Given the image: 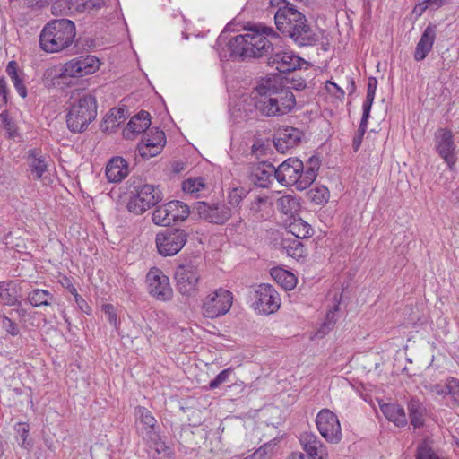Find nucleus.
Returning <instances> with one entry per match:
<instances>
[{"mask_svg":"<svg viewBox=\"0 0 459 459\" xmlns=\"http://www.w3.org/2000/svg\"><path fill=\"white\" fill-rule=\"evenodd\" d=\"M276 37L272 28L264 27L262 30L247 29L244 34H238L228 39L226 31L218 38V44L228 40L225 47L219 49L221 59L246 61L250 58L266 57L268 66L274 67L281 74H289L301 68L307 61L294 51L273 46L268 37Z\"/></svg>","mask_w":459,"mask_h":459,"instance_id":"1","label":"nucleus"},{"mask_svg":"<svg viewBox=\"0 0 459 459\" xmlns=\"http://www.w3.org/2000/svg\"><path fill=\"white\" fill-rule=\"evenodd\" d=\"M251 100L256 111L267 117L288 114L296 106L293 92L274 77L262 78L252 92Z\"/></svg>","mask_w":459,"mask_h":459,"instance_id":"2","label":"nucleus"},{"mask_svg":"<svg viewBox=\"0 0 459 459\" xmlns=\"http://www.w3.org/2000/svg\"><path fill=\"white\" fill-rule=\"evenodd\" d=\"M319 169L318 159L311 157L305 167L298 158H289L276 168V179L284 186L302 191L316 180Z\"/></svg>","mask_w":459,"mask_h":459,"instance_id":"3","label":"nucleus"},{"mask_svg":"<svg viewBox=\"0 0 459 459\" xmlns=\"http://www.w3.org/2000/svg\"><path fill=\"white\" fill-rule=\"evenodd\" d=\"M75 23L65 18L48 21L39 34V47L47 53L68 49L75 40Z\"/></svg>","mask_w":459,"mask_h":459,"instance_id":"4","label":"nucleus"},{"mask_svg":"<svg viewBox=\"0 0 459 459\" xmlns=\"http://www.w3.org/2000/svg\"><path fill=\"white\" fill-rule=\"evenodd\" d=\"M97 100L95 96L84 93L69 105L66 114V125L74 134L83 133L97 117Z\"/></svg>","mask_w":459,"mask_h":459,"instance_id":"5","label":"nucleus"},{"mask_svg":"<svg viewBox=\"0 0 459 459\" xmlns=\"http://www.w3.org/2000/svg\"><path fill=\"white\" fill-rule=\"evenodd\" d=\"M204 260L200 255L185 258L174 273L177 290L185 296H194L198 291Z\"/></svg>","mask_w":459,"mask_h":459,"instance_id":"6","label":"nucleus"},{"mask_svg":"<svg viewBox=\"0 0 459 459\" xmlns=\"http://www.w3.org/2000/svg\"><path fill=\"white\" fill-rule=\"evenodd\" d=\"M131 197L126 208L136 215L143 214L148 209L157 205L163 199L160 186L144 184L133 186Z\"/></svg>","mask_w":459,"mask_h":459,"instance_id":"7","label":"nucleus"},{"mask_svg":"<svg viewBox=\"0 0 459 459\" xmlns=\"http://www.w3.org/2000/svg\"><path fill=\"white\" fill-rule=\"evenodd\" d=\"M193 212L197 213L201 220L216 225L225 224L232 215L231 208L221 201L195 202Z\"/></svg>","mask_w":459,"mask_h":459,"instance_id":"8","label":"nucleus"},{"mask_svg":"<svg viewBox=\"0 0 459 459\" xmlns=\"http://www.w3.org/2000/svg\"><path fill=\"white\" fill-rule=\"evenodd\" d=\"M271 4L278 7L274 14V21L278 30L283 36L306 18L304 13L287 0H272Z\"/></svg>","mask_w":459,"mask_h":459,"instance_id":"9","label":"nucleus"},{"mask_svg":"<svg viewBox=\"0 0 459 459\" xmlns=\"http://www.w3.org/2000/svg\"><path fill=\"white\" fill-rule=\"evenodd\" d=\"M187 238L188 235L184 230L167 229L156 235L157 250L162 256H173L183 248Z\"/></svg>","mask_w":459,"mask_h":459,"instance_id":"10","label":"nucleus"},{"mask_svg":"<svg viewBox=\"0 0 459 459\" xmlns=\"http://www.w3.org/2000/svg\"><path fill=\"white\" fill-rule=\"evenodd\" d=\"M232 293L225 289H219L209 294L203 302L202 309L205 317L215 318L225 315L232 306Z\"/></svg>","mask_w":459,"mask_h":459,"instance_id":"11","label":"nucleus"},{"mask_svg":"<svg viewBox=\"0 0 459 459\" xmlns=\"http://www.w3.org/2000/svg\"><path fill=\"white\" fill-rule=\"evenodd\" d=\"M100 60L91 55L76 56L66 62L60 73V78H80L94 74L100 68Z\"/></svg>","mask_w":459,"mask_h":459,"instance_id":"12","label":"nucleus"},{"mask_svg":"<svg viewBox=\"0 0 459 459\" xmlns=\"http://www.w3.org/2000/svg\"><path fill=\"white\" fill-rule=\"evenodd\" d=\"M252 307L258 314L270 315L280 307V297L278 292L270 284H260L253 296Z\"/></svg>","mask_w":459,"mask_h":459,"instance_id":"13","label":"nucleus"},{"mask_svg":"<svg viewBox=\"0 0 459 459\" xmlns=\"http://www.w3.org/2000/svg\"><path fill=\"white\" fill-rule=\"evenodd\" d=\"M149 294L159 301H169L173 298V290L169 277L159 268L152 267L146 274Z\"/></svg>","mask_w":459,"mask_h":459,"instance_id":"14","label":"nucleus"},{"mask_svg":"<svg viewBox=\"0 0 459 459\" xmlns=\"http://www.w3.org/2000/svg\"><path fill=\"white\" fill-rule=\"evenodd\" d=\"M321 436L329 443L338 444L342 437L337 416L328 409L321 410L316 420Z\"/></svg>","mask_w":459,"mask_h":459,"instance_id":"15","label":"nucleus"},{"mask_svg":"<svg viewBox=\"0 0 459 459\" xmlns=\"http://www.w3.org/2000/svg\"><path fill=\"white\" fill-rule=\"evenodd\" d=\"M436 151L447 164L449 170H453L456 162V145L454 134L450 129L439 128L435 133Z\"/></svg>","mask_w":459,"mask_h":459,"instance_id":"16","label":"nucleus"},{"mask_svg":"<svg viewBox=\"0 0 459 459\" xmlns=\"http://www.w3.org/2000/svg\"><path fill=\"white\" fill-rule=\"evenodd\" d=\"M136 429L143 441L160 436V428L152 413L145 407L137 406L134 410Z\"/></svg>","mask_w":459,"mask_h":459,"instance_id":"17","label":"nucleus"},{"mask_svg":"<svg viewBox=\"0 0 459 459\" xmlns=\"http://www.w3.org/2000/svg\"><path fill=\"white\" fill-rule=\"evenodd\" d=\"M284 37L290 38L299 47L316 46L320 37L308 22L307 17L293 27Z\"/></svg>","mask_w":459,"mask_h":459,"instance_id":"18","label":"nucleus"},{"mask_svg":"<svg viewBox=\"0 0 459 459\" xmlns=\"http://www.w3.org/2000/svg\"><path fill=\"white\" fill-rule=\"evenodd\" d=\"M303 136V132L296 127L281 126L273 134V144L278 152L284 153L299 144Z\"/></svg>","mask_w":459,"mask_h":459,"instance_id":"19","label":"nucleus"},{"mask_svg":"<svg viewBox=\"0 0 459 459\" xmlns=\"http://www.w3.org/2000/svg\"><path fill=\"white\" fill-rule=\"evenodd\" d=\"M437 37V25L429 23L416 45L413 57L417 62L423 61L432 50Z\"/></svg>","mask_w":459,"mask_h":459,"instance_id":"20","label":"nucleus"},{"mask_svg":"<svg viewBox=\"0 0 459 459\" xmlns=\"http://www.w3.org/2000/svg\"><path fill=\"white\" fill-rule=\"evenodd\" d=\"M27 160L29 171L33 178L36 180L41 179L48 167L49 156L43 154L39 149H30L27 152Z\"/></svg>","mask_w":459,"mask_h":459,"instance_id":"21","label":"nucleus"},{"mask_svg":"<svg viewBox=\"0 0 459 459\" xmlns=\"http://www.w3.org/2000/svg\"><path fill=\"white\" fill-rule=\"evenodd\" d=\"M299 441L308 457L325 459L327 455L326 447L314 433L305 432L301 434Z\"/></svg>","mask_w":459,"mask_h":459,"instance_id":"22","label":"nucleus"},{"mask_svg":"<svg viewBox=\"0 0 459 459\" xmlns=\"http://www.w3.org/2000/svg\"><path fill=\"white\" fill-rule=\"evenodd\" d=\"M150 126L151 116L149 112L141 110L131 117L126 128L123 131V135L126 139L132 140L135 135L140 134L149 129Z\"/></svg>","mask_w":459,"mask_h":459,"instance_id":"23","label":"nucleus"},{"mask_svg":"<svg viewBox=\"0 0 459 459\" xmlns=\"http://www.w3.org/2000/svg\"><path fill=\"white\" fill-rule=\"evenodd\" d=\"M276 178V168L270 162H263L253 167L251 173L252 182L259 187H268Z\"/></svg>","mask_w":459,"mask_h":459,"instance_id":"24","label":"nucleus"},{"mask_svg":"<svg viewBox=\"0 0 459 459\" xmlns=\"http://www.w3.org/2000/svg\"><path fill=\"white\" fill-rule=\"evenodd\" d=\"M129 174L128 163L122 157H113L106 167V177L108 182H121Z\"/></svg>","mask_w":459,"mask_h":459,"instance_id":"25","label":"nucleus"},{"mask_svg":"<svg viewBox=\"0 0 459 459\" xmlns=\"http://www.w3.org/2000/svg\"><path fill=\"white\" fill-rule=\"evenodd\" d=\"M381 411L385 418L397 427L407 425V417L404 409L397 403H384L380 405Z\"/></svg>","mask_w":459,"mask_h":459,"instance_id":"26","label":"nucleus"},{"mask_svg":"<svg viewBox=\"0 0 459 459\" xmlns=\"http://www.w3.org/2000/svg\"><path fill=\"white\" fill-rule=\"evenodd\" d=\"M27 301L33 307H49L56 302V298L48 290L32 289L28 292Z\"/></svg>","mask_w":459,"mask_h":459,"instance_id":"27","label":"nucleus"},{"mask_svg":"<svg viewBox=\"0 0 459 459\" xmlns=\"http://www.w3.org/2000/svg\"><path fill=\"white\" fill-rule=\"evenodd\" d=\"M425 411V407L419 399L412 397L408 402L409 417L411 424L414 428H420L424 425Z\"/></svg>","mask_w":459,"mask_h":459,"instance_id":"28","label":"nucleus"},{"mask_svg":"<svg viewBox=\"0 0 459 459\" xmlns=\"http://www.w3.org/2000/svg\"><path fill=\"white\" fill-rule=\"evenodd\" d=\"M173 204H169V202L157 206L152 212V220L154 224L169 227L172 225V219L170 218V213L172 212Z\"/></svg>","mask_w":459,"mask_h":459,"instance_id":"29","label":"nucleus"},{"mask_svg":"<svg viewBox=\"0 0 459 459\" xmlns=\"http://www.w3.org/2000/svg\"><path fill=\"white\" fill-rule=\"evenodd\" d=\"M289 231L295 237L294 239L307 238L313 234L311 226L302 219H294L289 225Z\"/></svg>","mask_w":459,"mask_h":459,"instance_id":"30","label":"nucleus"},{"mask_svg":"<svg viewBox=\"0 0 459 459\" xmlns=\"http://www.w3.org/2000/svg\"><path fill=\"white\" fill-rule=\"evenodd\" d=\"M125 119V110L123 108L111 109L105 117L100 125L102 132H108L117 128L121 120Z\"/></svg>","mask_w":459,"mask_h":459,"instance_id":"31","label":"nucleus"},{"mask_svg":"<svg viewBox=\"0 0 459 459\" xmlns=\"http://www.w3.org/2000/svg\"><path fill=\"white\" fill-rule=\"evenodd\" d=\"M277 209L286 215H292L298 212L299 208V202L298 198L291 195H287L280 197L276 202Z\"/></svg>","mask_w":459,"mask_h":459,"instance_id":"32","label":"nucleus"},{"mask_svg":"<svg viewBox=\"0 0 459 459\" xmlns=\"http://www.w3.org/2000/svg\"><path fill=\"white\" fill-rule=\"evenodd\" d=\"M272 276L286 290H291L296 287L297 278L292 273L283 269L273 270Z\"/></svg>","mask_w":459,"mask_h":459,"instance_id":"33","label":"nucleus"},{"mask_svg":"<svg viewBox=\"0 0 459 459\" xmlns=\"http://www.w3.org/2000/svg\"><path fill=\"white\" fill-rule=\"evenodd\" d=\"M249 192V188L242 186L229 188L227 202L232 208L239 207L240 204L247 196Z\"/></svg>","mask_w":459,"mask_h":459,"instance_id":"34","label":"nucleus"},{"mask_svg":"<svg viewBox=\"0 0 459 459\" xmlns=\"http://www.w3.org/2000/svg\"><path fill=\"white\" fill-rule=\"evenodd\" d=\"M169 204H174L173 211L170 213V218L172 219V224L186 221L190 214V208L185 203L173 200L169 202Z\"/></svg>","mask_w":459,"mask_h":459,"instance_id":"35","label":"nucleus"},{"mask_svg":"<svg viewBox=\"0 0 459 459\" xmlns=\"http://www.w3.org/2000/svg\"><path fill=\"white\" fill-rule=\"evenodd\" d=\"M282 247L289 256L295 259L305 256L306 249L299 239H284L282 241Z\"/></svg>","mask_w":459,"mask_h":459,"instance_id":"36","label":"nucleus"},{"mask_svg":"<svg viewBox=\"0 0 459 459\" xmlns=\"http://www.w3.org/2000/svg\"><path fill=\"white\" fill-rule=\"evenodd\" d=\"M52 14L58 15H69L74 11H80V6L75 5L74 0H56L52 7Z\"/></svg>","mask_w":459,"mask_h":459,"instance_id":"37","label":"nucleus"},{"mask_svg":"<svg viewBox=\"0 0 459 459\" xmlns=\"http://www.w3.org/2000/svg\"><path fill=\"white\" fill-rule=\"evenodd\" d=\"M11 285L12 281H0V300L7 306L20 304Z\"/></svg>","mask_w":459,"mask_h":459,"instance_id":"38","label":"nucleus"},{"mask_svg":"<svg viewBox=\"0 0 459 459\" xmlns=\"http://www.w3.org/2000/svg\"><path fill=\"white\" fill-rule=\"evenodd\" d=\"M14 430L17 434L16 438L21 446L24 449L30 450L32 446V442L28 439L30 427L26 422H19L15 425Z\"/></svg>","mask_w":459,"mask_h":459,"instance_id":"39","label":"nucleus"},{"mask_svg":"<svg viewBox=\"0 0 459 459\" xmlns=\"http://www.w3.org/2000/svg\"><path fill=\"white\" fill-rule=\"evenodd\" d=\"M204 179L201 177L190 178L183 181L182 190L188 194H198L205 188Z\"/></svg>","mask_w":459,"mask_h":459,"instance_id":"40","label":"nucleus"},{"mask_svg":"<svg viewBox=\"0 0 459 459\" xmlns=\"http://www.w3.org/2000/svg\"><path fill=\"white\" fill-rule=\"evenodd\" d=\"M165 145L166 144V136L163 131L159 130L156 127L151 128L149 132L143 135L141 143H155Z\"/></svg>","mask_w":459,"mask_h":459,"instance_id":"41","label":"nucleus"},{"mask_svg":"<svg viewBox=\"0 0 459 459\" xmlns=\"http://www.w3.org/2000/svg\"><path fill=\"white\" fill-rule=\"evenodd\" d=\"M164 146L160 143L157 145L155 143H139L137 149L143 159H150L160 153Z\"/></svg>","mask_w":459,"mask_h":459,"instance_id":"42","label":"nucleus"},{"mask_svg":"<svg viewBox=\"0 0 459 459\" xmlns=\"http://www.w3.org/2000/svg\"><path fill=\"white\" fill-rule=\"evenodd\" d=\"M307 197L313 203L316 204H323L327 202L329 197L328 189L325 186L322 187H315L310 189L307 194Z\"/></svg>","mask_w":459,"mask_h":459,"instance_id":"43","label":"nucleus"},{"mask_svg":"<svg viewBox=\"0 0 459 459\" xmlns=\"http://www.w3.org/2000/svg\"><path fill=\"white\" fill-rule=\"evenodd\" d=\"M234 369L232 368H228L221 370L212 380L209 382L207 390H214L218 388L221 385L230 382V376L233 375Z\"/></svg>","mask_w":459,"mask_h":459,"instance_id":"44","label":"nucleus"},{"mask_svg":"<svg viewBox=\"0 0 459 459\" xmlns=\"http://www.w3.org/2000/svg\"><path fill=\"white\" fill-rule=\"evenodd\" d=\"M148 446L154 450L152 455L160 456L162 453L164 455L169 452L171 449L167 446L166 442L162 439L161 436H157L154 438L147 439L144 441Z\"/></svg>","mask_w":459,"mask_h":459,"instance_id":"45","label":"nucleus"},{"mask_svg":"<svg viewBox=\"0 0 459 459\" xmlns=\"http://www.w3.org/2000/svg\"><path fill=\"white\" fill-rule=\"evenodd\" d=\"M0 123L3 128L8 134V137L13 138L16 134V126L15 124L10 119L7 110H4L0 113Z\"/></svg>","mask_w":459,"mask_h":459,"instance_id":"46","label":"nucleus"},{"mask_svg":"<svg viewBox=\"0 0 459 459\" xmlns=\"http://www.w3.org/2000/svg\"><path fill=\"white\" fill-rule=\"evenodd\" d=\"M1 318V324L2 327L12 336H16L19 334L20 330L18 327V325L13 321L11 318H9L5 315H2L0 316Z\"/></svg>","mask_w":459,"mask_h":459,"instance_id":"47","label":"nucleus"},{"mask_svg":"<svg viewBox=\"0 0 459 459\" xmlns=\"http://www.w3.org/2000/svg\"><path fill=\"white\" fill-rule=\"evenodd\" d=\"M102 311L108 316V321L109 322V324L112 325L117 330L120 321L117 318L115 307L112 304H104L102 306Z\"/></svg>","mask_w":459,"mask_h":459,"instance_id":"48","label":"nucleus"},{"mask_svg":"<svg viewBox=\"0 0 459 459\" xmlns=\"http://www.w3.org/2000/svg\"><path fill=\"white\" fill-rule=\"evenodd\" d=\"M416 459H440L433 449L427 444L419 446Z\"/></svg>","mask_w":459,"mask_h":459,"instance_id":"49","label":"nucleus"},{"mask_svg":"<svg viewBox=\"0 0 459 459\" xmlns=\"http://www.w3.org/2000/svg\"><path fill=\"white\" fill-rule=\"evenodd\" d=\"M447 388L448 394L459 404V380L453 377H448Z\"/></svg>","mask_w":459,"mask_h":459,"instance_id":"50","label":"nucleus"},{"mask_svg":"<svg viewBox=\"0 0 459 459\" xmlns=\"http://www.w3.org/2000/svg\"><path fill=\"white\" fill-rule=\"evenodd\" d=\"M105 4V0H87L82 4L80 11H99Z\"/></svg>","mask_w":459,"mask_h":459,"instance_id":"51","label":"nucleus"},{"mask_svg":"<svg viewBox=\"0 0 459 459\" xmlns=\"http://www.w3.org/2000/svg\"><path fill=\"white\" fill-rule=\"evenodd\" d=\"M367 128L368 127H366V126H359V128H358V130L353 137V141H352V148H353L354 152L359 151V149L361 145L364 134L367 131Z\"/></svg>","mask_w":459,"mask_h":459,"instance_id":"52","label":"nucleus"},{"mask_svg":"<svg viewBox=\"0 0 459 459\" xmlns=\"http://www.w3.org/2000/svg\"><path fill=\"white\" fill-rule=\"evenodd\" d=\"M11 80H12V82L13 83L18 94L23 99L26 98L27 97V89L23 83L22 79L20 76H18V77L13 78Z\"/></svg>","mask_w":459,"mask_h":459,"instance_id":"53","label":"nucleus"},{"mask_svg":"<svg viewBox=\"0 0 459 459\" xmlns=\"http://www.w3.org/2000/svg\"><path fill=\"white\" fill-rule=\"evenodd\" d=\"M289 83H290V86H288V87L284 86V87L288 88L290 91V89H294L296 91H302L307 87L306 81L302 78L292 77L290 80Z\"/></svg>","mask_w":459,"mask_h":459,"instance_id":"54","label":"nucleus"},{"mask_svg":"<svg viewBox=\"0 0 459 459\" xmlns=\"http://www.w3.org/2000/svg\"><path fill=\"white\" fill-rule=\"evenodd\" d=\"M7 104V83L4 77L0 78V108Z\"/></svg>","mask_w":459,"mask_h":459,"instance_id":"55","label":"nucleus"},{"mask_svg":"<svg viewBox=\"0 0 459 459\" xmlns=\"http://www.w3.org/2000/svg\"><path fill=\"white\" fill-rule=\"evenodd\" d=\"M6 73L11 79L20 76L18 74V65L15 61H10L8 63Z\"/></svg>","mask_w":459,"mask_h":459,"instance_id":"56","label":"nucleus"},{"mask_svg":"<svg viewBox=\"0 0 459 459\" xmlns=\"http://www.w3.org/2000/svg\"><path fill=\"white\" fill-rule=\"evenodd\" d=\"M377 87V80L373 76L369 77L368 80V84H367V95L375 96Z\"/></svg>","mask_w":459,"mask_h":459,"instance_id":"57","label":"nucleus"},{"mask_svg":"<svg viewBox=\"0 0 459 459\" xmlns=\"http://www.w3.org/2000/svg\"><path fill=\"white\" fill-rule=\"evenodd\" d=\"M428 4V8L431 10H437L439 7L446 4L448 3L447 0H424Z\"/></svg>","mask_w":459,"mask_h":459,"instance_id":"58","label":"nucleus"},{"mask_svg":"<svg viewBox=\"0 0 459 459\" xmlns=\"http://www.w3.org/2000/svg\"><path fill=\"white\" fill-rule=\"evenodd\" d=\"M75 302L77 303L79 308L82 312H84V313H86L88 315L91 313L90 306L87 304V302L81 296L76 297Z\"/></svg>","mask_w":459,"mask_h":459,"instance_id":"59","label":"nucleus"},{"mask_svg":"<svg viewBox=\"0 0 459 459\" xmlns=\"http://www.w3.org/2000/svg\"><path fill=\"white\" fill-rule=\"evenodd\" d=\"M447 381L446 382V385H442L440 384H437L432 387V391L439 395H448L447 392Z\"/></svg>","mask_w":459,"mask_h":459,"instance_id":"60","label":"nucleus"},{"mask_svg":"<svg viewBox=\"0 0 459 459\" xmlns=\"http://www.w3.org/2000/svg\"><path fill=\"white\" fill-rule=\"evenodd\" d=\"M429 9L428 8V4L425 3V1H422L421 3L418 4L414 8H413V13L416 15V16H421L422 13L427 10Z\"/></svg>","mask_w":459,"mask_h":459,"instance_id":"61","label":"nucleus"},{"mask_svg":"<svg viewBox=\"0 0 459 459\" xmlns=\"http://www.w3.org/2000/svg\"><path fill=\"white\" fill-rule=\"evenodd\" d=\"M362 117L359 126L368 127V119L370 117V109H362Z\"/></svg>","mask_w":459,"mask_h":459,"instance_id":"62","label":"nucleus"},{"mask_svg":"<svg viewBox=\"0 0 459 459\" xmlns=\"http://www.w3.org/2000/svg\"><path fill=\"white\" fill-rule=\"evenodd\" d=\"M375 96L372 95H367L366 100L363 102L362 109H370L372 108L373 102H374Z\"/></svg>","mask_w":459,"mask_h":459,"instance_id":"63","label":"nucleus"},{"mask_svg":"<svg viewBox=\"0 0 459 459\" xmlns=\"http://www.w3.org/2000/svg\"><path fill=\"white\" fill-rule=\"evenodd\" d=\"M375 96L372 95H367L366 100L363 102L362 109H370L372 108L373 102H374Z\"/></svg>","mask_w":459,"mask_h":459,"instance_id":"64","label":"nucleus"}]
</instances>
